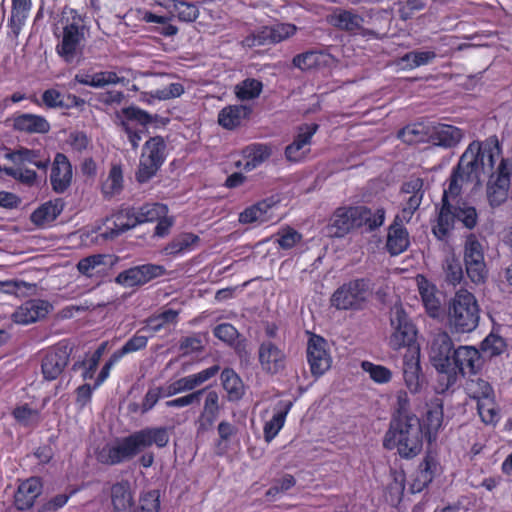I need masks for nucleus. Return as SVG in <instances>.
Segmentation results:
<instances>
[{
	"mask_svg": "<svg viewBox=\"0 0 512 512\" xmlns=\"http://www.w3.org/2000/svg\"><path fill=\"white\" fill-rule=\"evenodd\" d=\"M200 238L198 235L193 233H182L176 236L170 243L164 248V252L167 255H175L181 252L189 251L198 246Z\"/></svg>",
	"mask_w": 512,
	"mask_h": 512,
	"instance_id": "obj_39",
	"label": "nucleus"
},
{
	"mask_svg": "<svg viewBox=\"0 0 512 512\" xmlns=\"http://www.w3.org/2000/svg\"><path fill=\"white\" fill-rule=\"evenodd\" d=\"M456 348L447 331L437 329L430 333L428 340L429 359L440 374H443L451 364V357Z\"/></svg>",
	"mask_w": 512,
	"mask_h": 512,
	"instance_id": "obj_9",
	"label": "nucleus"
},
{
	"mask_svg": "<svg viewBox=\"0 0 512 512\" xmlns=\"http://www.w3.org/2000/svg\"><path fill=\"white\" fill-rule=\"evenodd\" d=\"M220 370L218 365H213L199 373L188 375L174 381L178 387L180 393L186 391H192L196 387L202 385L212 377H214Z\"/></svg>",
	"mask_w": 512,
	"mask_h": 512,
	"instance_id": "obj_34",
	"label": "nucleus"
},
{
	"mask_svg": "<svg viewBox=\"0 0 512 512\" xmlns=\"http://www.w3.org/2000/svg\"><path fill=\"white\" fill-rule=\"evenodd\" d=\"M463 138V132L458 127L438 124L431 127V142L444 148L455 147Z\"/></svg>",
	"mask_w": 512,
	"mask_h": 512,
	"instance_id": "obj_28",
	"label": "nucleus"
},
{
	"mask_svg": "<svg viewBox=\"0 0 512 512\" xmlns=\"http://www.w3.org/2000/svg\"><path fill=\"white\" fill-rule=\"evenodd\" d=\"M166 144L161 136L150 138L144 144L141 158L162 165L165 160Z\"/></svg>",
	"mask_w": 512,
	"mask_h": 512,
	"instance_id": "obj_38",
	"label": "nucleus"
},
{
	"mask_svg": "<svg viewBox=\"0 0 512 512\" xmlns=\"http://www.w3.org/2000/svg\"><path fill=\"white\" fill-rule=\"evenodd\" d=\"M403 378L407 389L417 394L426 386V378L422 373L419 360V352L405 355L403 359Z\"/></svg>",
	"mask_w": 512,
	"mask_h": 512,
	"instance_id": "obj_21",
	"label": "nucleus"
},
{
	"mask_svg": "<svg viewBox=\"0 0 512 512\" xmlns=\"http://www.w3.org/2000/svg\"><path fill=\"white\" fill-rule=\"evenodd\" d=\"M166 273V269L162 265L157 264H143L131 267L120 272L115 282L121 286L131 288L142 286L149 281L158 278Z\"/></svg>",
	"mask_w": 512,
	"mask_h": 512,
	"instance_id": "obj_14",
	"label": "nucleus"
},
{
	"mask_svg": "<svg viewBox=\"0 0 512 512\" xmlns=\"http://www.w3.org/2000/svg\"><path fill=\"white\" fill-rule=\"evenodd\" d=\"M263 84L259 80L248 78L235 86V94L242 101L257 98L262 92Z\"/></svg>",
	"mask_w": 512,
	"mask_h": 512,
	"instance_id": "obj_48",
	"label": "nucleus"
},
{
	"mask_svg": "<svg viewBox=\"0 0 512 512\" xmlns=\"http://www.w3.org/2000/svg\"><path fill=\"white\" fill-rule=\"evenodd\" d=\"M331 25L351 34L377 37V33L363 27L364 18L353 9L336 8L328 16Z\"/></svg>",
	"mask_w": 512,
	"mask_h": 512,
	"instance_id": "obj_15",
	"label": "nucleus"
},
{
	"mask_svg": "<svg viewBox=\"0 0 512 512\" xmlns=\"http://www.w3.org/2000/svg\"><path fill=\"white\" fill-rule=\"evenodd\" d=\"M318 128L319 125L316 123L302 124L297 128L293 142L285 149V155L289 161H301L310 153L312 137Z\"/></svg>",
	"mask_w": 512,
	"mask_h": 512,
	"instance_id": "obj_19",
	"label": "nucleus"
},
{
	"mask_svg": "<svg viewBox=\"0 0 512 512\" xmlns=\"http://www.w3.org/2000/svg\"><path fill=\"white\" fill-rule=\"evenodd\" d=\"M142 512H159L160 510V493L158 490H152L145 493L140 498Z\"/></svg>",
	"mask_w": 512,
	"mask_h": 512,
	"instance_id": "obj_64",
	"label": "nucleus"
},
{
	"mask_svg": "<svg viewBox=\"0 0 512 512\" xmlns=\"http://www.w3.org/2000/svg\"><path fill=\"white\" fill-rule=\"evenodd\" d=\"M331 220L332 224H383L385 211L378 208L373 212L365 206L339 207Z\"/></svg>",
	"mask_w": 512,
	"mask_h": 512,
	"instance_id": "obj_12",
	"label": "nucleus"
},
{
	"mask_svg": "<svg viewBox=\"0 0 512 512\" xmlns=\"http://www.w3.org/2000/svg\"><path fill=\"white\" fill-rule=\"evenodd\" d=\"M467 395L477 401V410L482 421L486 424L493 423L498 414L495 403V393L491 384L480 377L467 380L465 385Z\"/></svg>",
	"mask_w": 512,
	"mask_h": 512,
	"instance_id": "obj_7",
	"label": "nucleus"
},
{
	"mask_svg": "<svg viewBox=\"0 0 512 512\" xmlns=\"http://www.w3.org/2000/svg\"><path fill=\"white\" fill-rule=\"evenodd\" d=\"M111 501L114 512H133L134 501L128 481H121L112 485Z\"/></svg>",
	"mask_w": 512,
	"mask_h": 512,
	"instance_id": "obj_30",
	"label": "nucleus"
},
{
	"mask_svg": "<svg viewBox=\"0 0 512 512\" xmlns=\"http://www.w3.org/2000/svg\"><path fill=\"white\" fill-rule=\"evenodd\" d=\"M464 263L469 279L475 284H482L488 276L481 243L475 235L470 234L464 246Z\"/></svg>",
	"mask_w": 512,
	"mask_h": 512,
	"instance_id": "obj_10",
	"label": "nucleus"
},
{
	"mask_svg": "<svg viewBox=\"0 0 512 512\" xmlns=\"http://www.w3.org/2000/svg\"><path fill=\"white\" fill-rule=\"evenodd\" d=\"M164 75H150L148 85L152 88L144 92L143 96H150L153 99L169 100L181 96L184 93V87L180 83H170L168 86L162 84Z\"/></svg>",
	"mask_w": 512,
	"mask_h": 512,
	"instance_id": "obj_27",
	"label": "nucleus"
},
{
	"mask_svg": "<svg viewBox=\"0 0 512 512\" xmlns=\"http://www.w3.org/2000/svg\"><path fill=\"white\" fill-rule=\"evenodd\" d=\"M431 127L423 123L410 124L398 132V137L410 145L431 141Z\"/></svg>",
	"mask_w": 512,
	"mask_h": 512,
	"instance_id": "obj_37",
	"label": "nucleus"
},
{
	"mask_svg": "<svg viewBox=\"0 0 512 512\" xmlns=\"http://www.w3.org/2000/svg\"><path fill=\"white\" fill-rule=\"evenodd\" d=\"M436 469L437 462L432 456L427 455L420 463L416 477L411 484L412 493H419L427 487L432 482Z\"/></svg>",
	"mask_w": 512,
	"mask_h": 512,
	"instance_id": "obj_33",
	"label": "nucleus"
},
{
	"mask_svg": "<svg viewBox=\"0 0 512 512\" xmlns=\"http://www.w3.org/2000/svg\"><path fill=\"white\" fill-rule=\"evenodd\" d=\"M326 63V55L318 51H307L293 58V65L303 71L311 70Z\"/></svg>",
	"mask_w": 512,
	"mask_h": 512,
	"instance_id": "obj_47",
	"label": "nucleus"
},
{
	"mask_svg": "<svg viewBox=\"0 0 512 512\" xmlns=\"http://www.w3.org/2000/svg\"><path fill=\"white\" fill-rule=\"evenodd\" d=\"M13 128L25 133H47L50 129L48 121L35 114H20L13 118Z\"/></svg>",
	"mask_w": 512,
	"mask_h": 512,
	"instance_id": "obj_32",
	"label": "nucleus"
},
{
	"mask_svg": "<svg viewBox=\"0 0 512 512\" xmlns=\"http://www.w3.org/2000/svg\"><path fill=\"white\" fill-rule=\"evenodd\" d=\"M42 485L39 478L31 477L22 482L14 496V503L18 510H27L34 504L35 499L41 494Z\"/></svg>",
	"mask_w": 512,
	"mask_h": 512,
	"instance_id": "obj_26",
	"label": "nucleus"
},
{
	"mask_svg": "<svg viewBox=\"0 0 512 512\" xmlns=\"http://www.w3.org/2000/svg\"><path fill=\"white\" fill-rule=\"evenodd\" d=\"M302 235L291 226H285L276 234V242L283 249H291L301 242Z\"/></svg>",
	"mask_w": 512,
	"mask_h": 512,
	"instance_id": "obj_56",
	"label": "nucleus"
},
{
	"mask_svg": "<svg viewBox=\"0 0 512 512\" xmlns=\"http://www.w3.org/2000/svg\"><path fill=\"white\" fill-rule=\"evenodd\" d=\"M480 309L475 296L464 289L456 292L448 306V324L452 332L463 334L474 331L479 324Z\"/></svg>",
	"mask_w": 512,
	"mask_h": 512,
	"instance_id": "obj_3",
	"label": "nucleus"
},
{
	"mask_svg": "<svg viewBox=\"0 0 512 512\" xmlns=\"http://www.w3.org/2000/svg\"><path fill=\"white\" fill-rule=\"evenodd\" d=\"M399 17L406 21L411 19L416 12L422 11L426 7V0H405L399 2Z\"/></svg>",
	"mask_w": 512,
	"mask_h": 512,
	"instance_id": "obj_58",
	"label": "nucleus"
},
{
	"mask_svg": "<svg viewBox=\"0 0 512 512\" xmlns=\"http://www.w3.org/2000/svg\"><path fill=\"white\" fill-rule=\"evenodd\" d=\"M63 206L58 202L48 201L38 207L30 216L33 224L53 222L62 212Z\"/></svg>",
	"mask_w": 512,
	"mask_h": 512,
	"instance_id": "obj_42",
	"label": "nucleus"
},
{
	"mask_svg": "<svg viewBox=\"0 0 512 512\" xmlns=\"http://www.w3.org/2000/svg\"><path fill=\"white\" fill-rule=\"evenodd\" d=\"M178 311L173 309H167L159 315L149 318L148 324L151 328L157 332L161 330V328L168 323H175L177 321Z\"/></svg>",
	"mask_w": 512,
	"mask_h": 512,
	"instance_id": "obj_63",
	"label": "nucleus"
},
{
	"mask_svg": "<svg viewBox=\"0 0 512 512\" xmlns=\"http://www.w3.org/2000/svg\"><path fill=\"white\" fill-rule=\"evenodd\" d=\"M326 346V340L320 336L314 335L308 341L307 361L314 377L322 376L331 367L332 359Z\"/></svg>",
	"mask_w": 512,
	"mask_h": 512,
	"instance_id": "obj_18",
	"label": "nucleus"
},
{
	"mask_svg": "<svg viewBox=\"0 0 512 512\" xmlns=\"http://www.w3.org/2000/svg\"><path fill=\"white\" fill-rule=\"evenodd\" d=\"M72 348L66 343H59L49 350L41 364L43 377L52 381L57 379L69 362Z\"/></svg>",
	"mask_w": 512,
	"mask_h": 512,
	"instance_id": "obj_17",
	"label": "nucleus"
},
{
	"mask_svg": "<svg viewBox=\"0 0 512 512\" xmlns=\"http://www.w3.org/2000/svg\"><path fill=\"white\" fill-rule=\"evenodd\" d=\"M87 28L80 15L74 13L67 18L56 46L58 55L66 62H78L83 54Z\"/></svg>",
	"mask_w": 512,
	"mask_h": 512,
	"instance_id": "obj_4",
	"label": "nucleus"
},
{
	"mask_svg": "<svg viewBox=\"0 0 512 512\" xmlns=\"http://www.w3.org/2000/svg\"><path fill=\"white\" fill-rule=\"evenodd\" d=\"M155 222L156 224H172L173 218L168 215V208L162 203H147L138 208V224Z\"/></svg>",
	"mask_w": 512,
	"mask_h": 512,
	"instance_id": "obj_31",
	"label": "nucleus"
},
{
	"mask_svg": "<svg viewBox=\"0 0 512 512\" xmlns=\"http://www.w3.org/2000/svg\"><path fill=\"white\" fill-rule=\"evenodd\" d=\"M369 293V280H351L335 290L330 299L331 306L338 310H359L367 301Z\"/></svg>",
	"mask_w": 512,
	"mask_h": 512,
	"instance_id": "obj_8",
	"label": "nucleus"
},
{
	"mask_svg": "<svg viewBox=\"0 0 512 512\" xmlns=\"http://www.w3.org/2000/svg\"><path fill=\"white\" fill-rule=\"evenodd\" d=\"M277 202L271 199L262 200L248 208L239 215L240 224L253 222H268L273 219Z\"/></svg>",
	"mask_w": 512,
	"mask_h": 512,
	"instance_id": "obj_25",
	"label": "nucleus"
},
{
	"mask_svg": "<svg viewBox=\"0 0 512 512\" xmlns=\"http://www.w3.org/2000/svg\"><path fill=\"white\" fill-rule=\"evenodd\" d=\"M15 419L23 425H31L38 422L39 413L37 410L30 408L27 404L16 407L13 410Z\"/></svg>",
	"mask_w": 512,
	"mask_h": 512,
	"instance_id": "obj_59",
	"label": "nucleus"
},
{
	"mask_svg": "<svg viewBox=\"0 0 512 512\" xmlns=\"http://www.w3.org/2000/svg\"><path fill=\"white\" fill-rule=\"evenodd\" d=\"M250 113L251 109L245 105L226 106L218 114V124L226 130L236 129Z\"/></svg>",
	"mask_w": 512,
	"mask_h": 512,
	"instance_id": "obj_29",
	"label": "nucleus"
},
{
	"mask_svg": "<svg viewBox=\"0 0 512 512\" xmlns=\"http://www.w3.org/2000/svg\"><path fill=\"white\" fill-rule=\"evenodd\" d=\"M121 112L128 123L135 121L142 126H146L153 121V117L149 113L134 106L123 108Z\"/></svg>",
	"mask_w": 512,
	"mask_h": 512,
	"instance_id": "obj_60",
	"label": "nucleus"
},
{
	"mask_svg": "<svg viewBox=\"0 0 512 512\" xmlns=\"http://www.w3.org/2000/svg\"><path fill=\"white\" fill-rule=\"evenodd\" d=\"M511 175L512 163L501 158L496 170L489 174L487 183V197L492 206H499L508 198Z\"/></svg>",
	"mask_w": 512,
	"mask_h": 512,
	"instance_id": "obj_11",
	"label": "nucleus"
},
{
	"mask_svg": "<svg viewBox=\"0 0 512 512\" xmlns=\"http://www.w3.org/2000/svg\"><path fill=\"white\" fill-rule=\"evenodd\" d=\"M139 453L132 434L105 445L97 454V460L105 465H117L129 461Z\"/></svg>",
	"mask_w": 512,
	"mask_h": 512,
	"instance_id": "obj_13",
	"label": "nucleus"
},
{
	"mask_svg": "<svg viewBox=\"0 0 512 512\" xmlns=\"http://www.w3.org/2000/svg\"><path fill=\"white\" fill-rule=\"evenodd\" d=\"M171 428L166 426H149L132 433L139 453L153 445L165 448L170 441Z\"/></svg>",
	"mask_w": 512,
	"mask_h": 512,
	"instance_id": "obj_20",
	"label": "nucleus"
},
{
	"mask_svg": "<svg viewBox=\"0 0 512 512\" xmlns=\"http://www.w3.org/2000/svg\"><path fill=\"white\" fill-rule=\"evenodd\" d=\"M436 58L434 51H411L401 57V63L405 64L406 68L413 69L419 66L426 65Z\"/></svg>",
	"mask_w": 512,
	"mask_h": 512,
	"instance_id": "obj_52",
	"label": "nucleus"
},
{
	"mask_svg": "<svg viewBox=\"0 0 512 512\" xmlns=\"http://www.w3.org/2000/svg\"><path fill=\"white\" fill-rule=\"evenodd\" d=\"M52 308L46 300H28L13 313V319L18 324L27 325L45 318Z\"/></svg>",
	"mask_w": 512,
	"mask_h": 512,
	"instance_id": "obj_22",
	"label": "nucleus"
},
{
	"mask_svg": "<svg viewBox=\"0 0 512 512\" xmlns=\"http://www.w3.org/2000/svg\"><path fill=\"white\" fill-rule=\"evenodd\" d=\"M361 368L378 384H386L392 379L391 370L383 365L374 364L370 361H362Z\"/></svg>",
	"mask_w": 512,
	"mask_h": 512,
	"instance_id": "obj_51",
	"label": "nucleus"
},
{
	"mask_svg": "<svg viewBox=\"0 0 512 512\" xmlns=\"http://www.w3.org/2000/svg\"><path fill=\"white\" fill-rule=\"evenodd\" d=\"M442 270L445 281L452 286H456L463 279L464 274L461 262L454 254L445 256L442 263Z\"/></svg>",
	"mask_w": 512,
	"mask_h": 512,
	"instance_id": "obj_41",
	"label": "nucleus"
},
{
	"mask_svg": "<svg viewBox=\"0 0 512 512\" xmlns=\"http://www.w3.org/2000/svg\"><path fill=\"white\" fill-rule=\"evenodd\" d=\"M106 221H111L113 224H138V208H121L107 216Z\"/></svg>",
	"mask_w": 512,
	"mask_h": 512,
	"instance_id": "obj_57",
	"label": "nucleus"
},
{
	"mask_svg": "<svg viewBox=\"0 0 512 512\" xmlns=\"http://www.w3.org/2000/svg\"><path fill=\"white\" fill-rule=\"evenodd\" d=\"M223 388L227 391L230 400H238L243 394V384L234 370L226 368L221 373Z\"/></svg>",
	"mask_w": 512,
	"mask_h": 512,
	"instance_id": "obj_45",
	"label": "nucleus"
},
{
	"mask_svg": "<svg viewBox=\"0 0 512 512\" xmlns=\"http://www.w3.org/2000/svg\"><path fill=\"white\" fill-rule=\"evenodd\" d=\"M160 167V165L149 162L148 160L140 157L138 170L136 172V180L139 183L148 182L153 176H155Z\"/></svg>",
	"mask_w": 512,
	"mask_h": 512,
	"instance_id": "obj_61",
	"label": "nucleus"
},
{
	"mask_svg": "<svg viewBox=\"0 0 512 512\" xmlns=\"http://www.w3.org/2000/svg\"><path fill=\"white\" fill-rule=\"evenodd\" d=\"M391 334L389 346L393 350L407 347L411 353L419 352L416 344L417 329L401 305H394L390 310Z\"/></svg>",
	"mask_w": 512,
	"mask_h": 512,
	"instance_id": "obj_5",
	"label": "nucleus"
},
{
	"mask_svg": "<svg viewBox=\"0 0 512 512\" xmlns=\"http://www.w3.org/2000/svg\"><path fill=\"white\" fill-rule=\"evenodd\" d=\"M292 403L289 402L285 405V408L281 411H278L273 415V417L267 421L264 425V438L266 442H271L275 436L279 433L281 428L284 425L286 415L291 408Z\"/></svg>",
	"mask_w": 512,
	"mask_h": 512,
	"instance_id": "obj_49",
	"label": "nucleus"
},
{
	"mask_svg": "<svg viewBox=\"0 0 512 512\" xmlns=\"http://www.w3.org/2000/svg\"><path fill=\"white\" fill-rule=\"evenodd\" d=\"M123 189V174L120 166H113L107 179L102 184V191L105 196L112 197Z\"/></svg>",
	"mask_w": 512,
	"mask_h": 512,
	"instance_id": "obj_50",
	"label": "nucleus"
},
{
	"mask_svg": "<svg viewBox=\"0 0 512 512\" xmlns=\"http://www.w3.org/2000/svg\"><path fill=\"white\" fill-rule=\"evenodd\" d=\"M258 355L262 369L270 374L278 373L285 366L283 351L271 341L260 344Z\"/></svg>",
	"mask_w": 512,
	"mask_h": 512,
	"instance_id": "obj_24",
	"label": "nucleus"
},
{
	"mask_svg": "<svg viewBox=\"0 0 512 512\" xmlns=\"http://www.w3.org/2000/svg\"><path fill=\"white\" fill-rule=\"evenodd\" d=\"M409 243V234L403 226H389L386 248L392 256L404 252Z\"/></svg>",
	"mask_w": 512,
	"mask_h": 512,
	"instance_id": "obj_36",
	"label": "nucleus"
},
{
	"mask_svg": "<svg viewBox=\"0 0 512 512\" xmlns=\"http://www.w3.org/2000/svg\"><path fill=\"white\" fill-rule=\"evenodd\" d=\"M421 202V196L418 195L408 196L405 198V205L403 206L402 210L395 216L393 224H405L419 221V206Z\"/></svg>",
	"mask_w": 512,
	"mask_h": 512,
	"instance_id": "obj_40",
	"label": "nucleus"
},
{
	"mask_svg": "<svg viewBox=\"0 0 512 512\" xmlns=\"http://www.w3.org/2000/svg\"><path fill=\"white\" fill-rule=\"evenodd\" d=\"M481 352L492 358L500 355L506 348L505 340L496 334L490 333L480 345Z\"/></svg>",
	"mask_w": 512,
	"mask_h": 512,
	"instance_id": "obj_54",
	"label": "nucleus"
},
{
	"mask_svg": "<svg viewBox=\"0 0 512 512\" xmlns=\"http://www.w3.org/2000/svg\"><path fill=\"white\" fill-rule=\"evenodd\" d=\"M50 181L53 190L57 193H63L71 184L72 167L68 158L62 153H57L54 158Z\"/></svg>",
	"mask_w": 512,
	"mask_h": 512,
	"instance_id": "obj_23",
	"label": "nucleus"
},
{
	"mask_svg": "<svg viewBox=\"0 0 512 512\" xmlns=\"http://www.w3.org/2000/svg\"><path fill=\"white\" fill-rule=\"evenodd\" d=\"M383 445L387 449L397 448L402 458L417 456L423 446L422 425L416 415H395L385 434Z\"/></svg>",
	"mask_w": 512,
	"mask_h": 512,
	"instance_id": "obj_2",
	"label": "nucleus"
},
{
	"mask_svg": "<svg viewBox=\"0 0 512 512\" xmlns=\"http://www.w3.org/2000/svg\"><path fill=\"white\" fill-rule=\"evenodd\" d=\"M6 157L17 165H22L27 162L44 171L47 170L50 164L49 158H40L39 151L30 150L27 148H20L12 151L6 154Z\"/></svg>",
	"mask_w": 512,
	"mask_h": 512,
	"instance_id": "obj_35",
	"label": "nucleus"
},
{
	"mask_svg": "<svg viewBox=\"0 0 512 512\" xmlns=\"http://www.w3.org/2000/svg\"><path fill=\"white\" fill-rule=\"evenodd\" d=\"M392 480L387 486V492L390 495L392 503L400 502L405 490V474L402 471H393Z\"/></svg>",
	"mask_w": 512,
	"mask_h": 512,
	"instance_id": "obj_55",
	"label": "nucleus"
},
{
	"mask_svg": "<svg viewBox=\"0 0 512 512\" xmlns=\"http://www.w3.org/2000/svg\"><path fill=\"white\" fill-rule=\"evenodd\" d=\"M247 161L244 165L246 171H251L265 162L271 155V148L263 144L248 146L245 151Z\"/></svg>",
	"mask_w": 512,
	"mask_h": 512,
	"instance_id": "obj_43",
	"label": "nucleus"
},
{
	"mask_svg": "<svg viewBox=\"0 0 512 512\" xmlns=\"http://www.w3.org/2000/svg\"><path fill=\"white\" fill-rule=\"evenodd\" d=\"M5 173L23 184L32 186L36 183L37 174L33 170L17 168H5Z\"/></svg>",
	"mask_w": 512,
	"mask_h": 512,
	"instance_id": "obj_62",
	"label": "nucleus"
},
{
	"mask_svg": "<svg viewBox=\"0 0 512 512\" xmlns=\"http://www.w3.org/2000/svg\"><path fill=\"white\" fill-rule=\"evenodd\" d=\"M297 28L293 24L278 23L269 27H263L257 33L245 38L243 41L247 47H256L278 43L293 36Z\"/></svg>",
	"mask_w": 512,
	"mask_h": 512,
	"instance_id": "obj_16",
	"label": "nucleus"
},
{
	"mask_svg": "<svg viewBox=\"0 0 512 512\" xmlns=\"http://www.w3.org/2000/svg\"><path fill=\"white\" fill-rule=\"evenodd\" d=\"M481 352L474 346L460 345L451 357V364L445 369L446 388L454 385L459 374L476 375L482 368Z\"/></svg>",
	"mask_w": 512,
	"mask_h": 512,
	"instance_id": "obj_6",
	"label": "nucleus"
},
{
	"mask_svg": "<svg viewBox=\"0 0 512 512\" xmlns=\"http://www.w3.org/2000/svg\"><path fill=\"white\" fill-rule=\"evenodd\" d=\"M117 258L113 261L111 256L105 254H94L81 259L77 264L78 271L88 277L93 275V271L99 266L113 265Z\"/></svg>",
	"mask_w": 512,
	"mask_h": 512,
	"instance_id": "obj_46",
	"label": "nucleus"
},
{
	"mask_svg": "<svg viewBox=\"0 0 512 512\" xmlns=\"http://www.w3.org/2000/svg\"><path fill=\"white\" fill-rule=\"evenodd\" d=\"M443 421V407L439 399L431 404L426 413L425 423L428 433H437L442 426Z\"/></svg>",
	"mask_w": 512,
	"mask_h": 512,
	"instance_id": "obj_53",
	"label": "nucleus"
},
{
	"mask_svg": "<svg viewBox=\"0 0 512 512\" xmlns=\"http://www.w3.org/2000/svg\"><path fill=\"white\" fill-rule=\"evenodd\" d=\"M500 157L501 148L495 136L483 142L473 141L468 145L452 171L448 187L444 189L438 224H476V208L461 201L459 196L465 186H480L482 177L493 172L496 160Z\"/></svg>",
	"mask_w": 512,
	"mask_h": 512,
	"instance_id": "obj_1",
	"label": "nucleus"
},
{
	"mask_svg": "<svg viewBox=\"0 0 512 512\" xmlns=\"http://www.w3.org/2000/svg\"><path fill=\"white\" fill-rule=\"evenodd\" d=\"M168 4H164L171 13H175L179 20L184 22H192L197 19L198 8L189 2L183 0H167Z\"/></svg>",
	"mask_w": 512,
	"mask_h": 512,
	"instance_id": "obj_44",
	"label": "nucleus"
}]
</instances>
